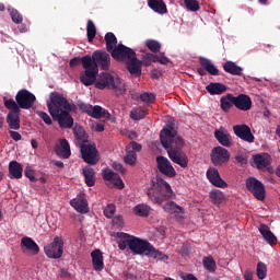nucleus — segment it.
Listing matches in <instances>:
<instances>
[{"label": "nucleus", "instance_id": "nucleus-1", "mask_svg": "<svg viewBox=\"0 0 280 280\" xmlns=\"http://www.w3.org/2000/svg\"><path fill=\"white\" fill-rule=\"evenodd\" d=\"M81 65L84 72L80 74V82L84 86H93L100 73V67L103 71L110 69V55L104 50H96L91 55L81 58Z\"/></svg>", "mask_w": 280, "mask_h": 280}, {"label": "nucleus", "instance_id": "nucleus-2", "mask_svg": "<svg viewBox=\"0 0 280 280\" xmlns=\"http://www.w3.org/2000/svg\"><path fill=\"white\" fill-rule=\"evenodd\" d=\"M47 108L52 119L58 121L60 128H73V117H71V104L58 92L50 93V101Z\"/></svg>", "mask_w": 280, "mask_h": 280}, {"label": "nucleus", "instance_id": "nucleus-3", "mask_svg": "<svg viewBox=\"0 0 280 280\" xmlns=\"http://www.w3.org/2000/svg\"><path fill=\"white\" fill-rule=\"evenodd\" d=\"M147 195L154 205H163L165 200L174 198V190H172V186L167 182L158 177L152 180L151 187L147 189Z\"/></svg>", "mask_w": 280, "mask_h": 280}, {"label": "nucleus", "instance_id": "nucleus-4", "mask_svg": "<svg viewBox=\"0 0 280 280\" xmlns=\"http://www.w3.org/2000/svg\"><path fill=\"white\" fill-rule=\"evenodd\" d=\"M94 83L95 89H100L101 91H104V89H108V91H114L116 97H120V95H126V93L128 92V84H126L121 78L115 77L108 72L101 73V75Z\"/></svg>", "mask_w": 280, "mask_h": 280}, {"label": "nucleus", "instance_id": "nucleus-5", "mask_svg": "<svg viewBox=\"0 0 280 280\" xmlns=\"http://www.w3.org/2000/svg\"><path fill=\"white\" fill-rule=\"evenodd\" d=\"M164 149H166L168 158L173 163H176L180 167H187L189 160L187 155L180 150L178 147V142L176 141H161Z\"/></svg>", "mask_w": 280, "mask_h": 280}, {"label": "nucleus", "instance_id": "nucleus-6", "mask_svg": "<svg viewBox=\"0 0 280 280\" xmlns=\"http://www.w3.org/2000/svg\"><path fill=\"white\" fill-rule=\"evenodd\" d=\"M78 148L81 150L82 159L89 165H97L100 162V152L95 144H91L86 141L77 142Z\"/></svg>", "mask_w": 280, "mask_h": 280}, {"label": "nucleus", "instance_id": "nucleus-7", "mask_svg": "<svg viewBox=\"0 0 280 280\" xmlns=\"http://www.w3.org/2000/svg\"><path fill=\"white\" fill-rule=\"evenodd\" d=\"M65 241L62 237L56 236L54 242L44 247V253L49 259H60L62 253H65Z\"/></svg>", "mask_w": 280, "mask_h": 280}, {"label": "nucleus", "instance_id": "nucleus-8", "mask_svg": "<svg viewBox=\"0 0 280 280\" xmlns=\"http://www.w3.org/2000/svg\"><path fill=\"white\" fill-rule=\"evenodd\" d=\"M15 102H18L20 108L23 110H30V108H34V104H36V95L28 90L23 89L16 93Z\"/></svg>", "mask_w": 280, "mask_h": 280}, {"label": "nucleus", "instance_id": "nucleus-9", "mask_svg": "<svg viewBox=\"0 0 280 280\" xmlns=\"http://www.w3.org/2000/svg\"><path fill=\"white\" fill-rule=\"evenodd\" d=\"M246 188L257 200H265L266 198V187L264 183L255 177H248L246 179Z\"/></svg>", "mask_w": 280, "mask_h": 280}, {"label": "nucleus", "instance_id": "nucleus-10", "mask_svg": "<svg viewBox=\"0 0 280 280\" xmlns=\"http://www.w3.org/2000/svg\"><path fill=\"white\" fill-rule=\"evenodd\" d=\"M80 108L83 113H85L90 117H93V119H102V117H104L105 119H110V113L100 105L93 106L91 104L82 103L80 105Z\"/></svg>", "mask_w": 280, "mask_h": 280}, {"label": "nucleus", "instance_id": "nucleus-11", "mask_svg": "<svg viewBox=\"0 0 280 280\" xmlns=\"http://www.w3.org/2000/svg\"><path fill=\"white\" fill-rule=\"evenodd\" d=\"M136 55L137 52H135L132 48H129L124 44H118L110 52L112 58H114V60H118V62H126Z\"/></svg>", "mask_w": 280, "mask_h": 280}, {"label": "nucleus", "instance_id": "nucleus-12", "mask_svg": "<svg viewBox=\"0 0 280 280\" xmlns=\"http://www.w3.org/2000/svg\"><path fill=\"white\" fill-rule=\"evenodd\" d=\"M211 162L218 167L220 165H224V163H229L231 159V153L222 147H215L212 149L210 154Z\"/></svg>", "mask_w": 280, "mask_h": 280}, {"label": "nucleus", "instance_id": "nucleus-13", "mask_svg": "<svg viewBox=\"0 0 280 280\" xmlns=\"http://www.w3.org/2000/svg\"><path fill=\"white\" fill-rule=\"evenodd\" d=\"M199 65L200 68L197 69V73L201 77L207 75L209 73L210 75H220V69L211 62L208 58L199 57Z\"/></svg>", "mask_w": 280, "mask_h": 280}, {"label": "nucleus", "instance_id": "nucleus-14", "mask_svg": "<svg viewBox=\"0 0 280 280\" xmlns=\"http://www.w3.org/2000/svg\"><path fill=\"white\" fill-rule=\"evenodd\" d=\"M103 178L106 180L108 187H117V189H124L125 187L119 174L113 172L110 168L103 170Z\"/></svg>", "mask_w": 280, "mask_h": 280}, {"label": "nucleus", "instance_id": "nucleus-15", "mask_svg": "<svg viewBox=\"0 0 280 280\" xmlns=\"http://www.w3.org/2000/svg\"><path fill=\"white\" fill-rule=\"evenodd\" d=\"M156 165L159 172L161 174H164V176H168L170 178H174L176 176V170H174V166H172V162L165 156H158L156 158Z\"/></svg>", "mask_w": 280, "mask_h": 280}, {"label": "nucleus", "instance_id": "nucleus-16", "mask_svg": "<svg viewBox=\"0 0 280 280\" xmlns=\"http://www.w3.org/2000/svg\"><path fill=\"white\" fill-rule=\"evenodd\" d=\"M151 247H152V244H150V242L135 236L129 250H131V253H133V255H147L148 256V253L150 252Z\"/></svg>", "mask_w": 280, "mask_h": 280}, {"label": "nucleus", "instance_id": "nucleus-17", "mask_svg": "<svg viewBox=\"0 0 280 280\" xmlns=\"http://www.w3.org/2000/svg\"><path fill=\"white\" fill-rule=\"evenodd\" d=\"M206 176L209 183H211V185H214V187H219L221 189L229 187V184H226V182L222 179V177L220 176V172L215 167L208 168Z\"/></svg>", "mask_w": 280, "mask_h": 280}, {"label": "nucleus", "instance_id": "nucleus-18", "mask_svg": "<svg viewBox=\"0 0 280 280\" xmlns=\"http://www.w3.org/2000/svg\"><path fill=\"white\" fill-rule=\"evenodd\" d=\"M141 144L138 142H129L126 148L127 154L125 156V163L127 165H135L137 163V152H141Z\"/></svg>", "mask_w": 280, "mask_h": 280}, {"label": "nucleus", "instance_id": "nucleus-19", "mask_svg": "<svg viewBox=\"0 0 280 280\" xmlns=\"http://www.w3.org/2000/svg\"><path fill=\"white\" fill-rule=\"evenodd\" d=\"M176 137H178V131L174 121H170L166 128L160 131V141H174Z\"/></svg>", "mask_w": 280, "mask_h": 280}, {"label": "nucleus", "instance_id": "nucleus-20", "mask_svg": "<svg viewBox=\"0 0 280 280\" xmlns=\"http://www.w3.org/2000/svg\"><path fill=\"white\" fill-rule=\"evenodd\" d=\"M234 106L238 110H250L253 108V100L246 94L234 96Z\"/></svg>", "mask_w": 280, "mask_h": 280}, {"label": "nucleus", "instance_id": "nucleus-21", "mask_svg": "<svg viewBox=\"0 0 280 280\" xmlns=\"http://www.w3.org/2000/svg\"><path fill=\"white\" fill-rule=\"evenodd\" d=\"M115 237H116V243L118 244V248L120 250H126L127 247L130 249L132 246V242L135 241V236L124 232H117L115 234Z\"/></svg>", "mask_w": 280, "mask_h": 280}, {"label": "nucleus", "instance_id": "nucleus-22", "mask_svg": "<svg viewBox=\"0 0 280 280\" xmlns=\"http://www.w3.org/2000/svg\"><path fill=\"white\" fill-rule=\"evenodd\" d=\"M21 248L23 253H31V255H38L40 248L38 244L31 237L24 236L21 240Z\"/></svg>", "mask_w": 280, "mask_h": 280}, {"label": "nucleus", "instance_id": "nucleus-23", "mask_svg": "<svg viewBox=\"0 0 280 280\" xmlns=\"http://www.w3.org/2000/svg\"><path fill=\"white\" fill-rule=\"evenodd\" d=\"M272 158L268 153H258L253 156V163L257 170H268V165H270Z\"/></svg>", "mask_w": 280, "mask_h": 280}, {"label": "nucleus", "instance_id": "nucleus-24", "mask_svg": "<svg viewBox=\"0 0 280 280\" xmlns=\"http://www.w3.org/2000/svg\"><path fill=\"white\" fill-rule=\"evenodd\" d=\"M126 65L127 71H129L131 75H135L136 78L141 75V65H143V62L137 58V55H133L129 60H127Z\"/></svg>", "mask_w": 280, "mask_h": 280}, {"label": "nucleus", "instance_id": "nucleus-25", "mask_svg": "<svg viewBox=\"0 0 280 280\" xmlns=\"http://www.w3.org/2000/svg\"><path fill=\"white\" fill-rule=\"evenodd\" d=\"M92 257V266L95 270V272H102L104 270V255L102 254V250L95 249L91 253Z\"/></svg>", "mask_w": 280, "mask_h": 280}, {"label": "nucleus", "instance_id": "nucleus-26", "mask_svg": "<svg viewBox=\"0 0 280 280\" xmlns=\"http://www.w3.org/2000/svg\"><path fill=\"white\" fill-rule=\"evenodd\" d=\"M163 209L166 213H171V215H174V218L180 219L183 215H185V211L183 210V207L177 206L174 201H168L163 206Z\"/></svg>", "mask_w": 280, "mask_h": 280}, {"label": "nucleus", "instance_id": "nucleus-27", "mask_svg": "<svg viewBox=\"0 0 280 280\" xmlns=\"http://www.w3.org/2000/svg\"><path fill=\"white\" fill-rule=\"evenodd\" d=\"M70 205L78 213H89V201L84 198H73Z\"/></svg>", "mask_w": 280, "mask_h": 280}, {"label": "nucleus", "instance_id": "nucleus-28", "mask_svg": "<svg viewBox=\"0 0 280 280\" xmlns=\"http://www.w3.org/2000/svg\"><path fill=\"white\" fill-rule=\"evenodd\" d=\"M55 152L57 156H60L61 159H69V156H71V147L69 145V142L60 141L56 144Z\"/></svg>", "mask_w": 280, "mask_h": 280}, {"label": "nucleus", "instance_id": "nucleus-29", "mask_svg": "<svg viewBox=\"0 0 280 280\" xmlns=\"http://www.w3.org/2000/svg\"><path fill=\"white\" fill-rule=\"evenodd\" d=\"M259 233L267 244H277V236L275 235V233H272V231H270V228H268V225L260 224Z\"/></svg>", "mask_w": 280, "mask_h": 280}, {"label": "nucleus", "instance_id": "nucleus-30", "mask_svg": "<svg viewBox=\"0 0 280 280\" xmlns=\"http://www.w3.org/2000/svg\"><path fill=\"white\" fill-rule=\"evenodd\" d=\"M21 112L9 113L7 115V124L11 130H19L21 128Z\"/></svg>", "mask_w": 280, "mask_h": 280}, {"label": "nucleus", "instance_id": "nucleus-31", "mask_svg": "<svg viewBox=\"0 0 280 280\" xmlns=\"http://www.w3.org/2000/svg\"><path fill=\"white\" fill-rule=\"evenodd\" d=\"M9 174L10 178H23V165L16 161H11L9 163Z\"/></svg>", "mask_w": 280, "mask_h": 280}, {"label": "nucleus", "instance_id": "nucleus-32", "mask_svg": "<svg viewBox=\"0 0 280 280\" xmlns=\"http://www.w3.org/2000/svg\"><path fill=\"white\" fill-rule=\"evenodd\" d=\"M148 5L158 14H167V5L163 0H148Z\"/></svg>", "mask_w": 280, "mask_h": 280}, {"label": "nucleus", "instance_id": "nucleus-33", "mask_svg": "<svg viewBox=\"0 0 280 280\" xmlns=\"http://www.w3.org/2000/svg\"><path fill=\"white\" fill-rule=\"evenodd\" d=\"M206 91H208L210 95H222L226 93V86L223 83L211 82L206 86Z\"/></svg>", "mask_w": 280, "mask_h": 280}, {"label": "nucleus", "instance_id": "nucleus-34", "mask_svg": "<svg viewBox=\"0 0 280 280\" xmlns=\"http://www.w3.org/2000/svg\"><path fill=\"white\" fill-rule=\"evenodd\" d=\"M221 109L224 113H229L233 106H235V96L233 94H226L220 100Z\"/></svg>", "mask_w": 280, "mask_h": 280}, {"label": "nucleus", "instance_id": "nucleus-35", "mask_svg": "<svg viewBox=\"0 0 280 280\" xmlns=\"http://www.w3.org/2000/svg\"><path fill=\"white\" fill-rule=\"evenodd\" d=\"M223 70L225 73H230V75H242V71H244L242 67L237 66L233 61H226L223 65Z\"/></svg>", "mask_w": 280, "mask_h": 280}, {"label": "nucleus", "instance_id": "nucleus-36", "mask_svg": "<svg viewBox=\"0 0 280 280\" xmlns=\"http://www.w3.org/2000/svg\"><path fill=\"white\" fill-rule=\"evenodd\" d=\"M147 257H151L152 259H156V261H167L170 259L168 255H165L163 252L154 248V246L151 245L149 253H147Z\"/></svg>", "mask_w": 280, "mask_h": 280}, {"label": "nucleus", "instance_id": "nucleus-37", "mask_svg": "<svg viewBox=\"0 0 280 280\" xmlns=\"http://www.w3.org/2000/svg\"><path fill=\"white\" fill-rule=\"evenodd\" d=\"M83 176L88 187H93L95 185V170H93V167L85 166L83 168Z\"/></svg>", "mask_w": 280, "mask_h": 280}, {"label": "nucleus", "instance_id": "nucleus-38", "mask_svg": "<svg viewBox=\"0 0 280 280\" xmlns=\"http://www.w3.org/2000/svg\"><path fill=\"white\" fill-rule=\"evenodd\" d=\"M106 49L108 54L115 51V47H117V37L113 32H108L105 35Z\"/></svg>", "mask_w": 280, "mask_h": 280}, {"label": "nucleus", "instance_id": "nucleus-39", "mask_svg": "<svg viewBox=\"0 0 280 280\" xmlns=\"http://www.w3.org/2000/svg\"><path fill=\"white\" fill-rule=\"evenodd\" d=\"M150 211H152V208L144 203H139L133 208V213L140 218H148V215H150Z\"/></svg>", "mask_w": 280, "mask_h": 280}, {"label": "nucleus", "instance_id": "nucleus-40", "mask_svg": "<svg viewBox=\"0 0 280 280\" xmlns=\"http://www.w3.org/2000/svg\"><path fill=\"white\" fill-rule=\"evenodd\" d=\"M224 192L220 189H213L210 191V200L213 205H222L224 202Z\"/></svg>", "mask_w": 280, "mask_h": 280}, {"label": "nucleus", "instance_id": "nucleus-41", "mask_svg": "<svg viewBox=\"0 0 280 280\" xmlns=\"http://www.w3.org/2000/svg\"><path fill=\"white\" fill-rule=\"evenodd\" d=\"M214 137L217 141H230L231 140V133H229V130L224 127H220L214 131Z\"/></svg>", "mask_w": 280, "mask_h": 280}, {"label": "nucleus", "instance_id": "nucleus-42", "mask_svg": "<svg viewBox=\"0 0 280 280\" xmlns=\"http://www.w3.org/2000/svg\"><path fill=\"white\" fill-rule=\"evenodd\" d=\"M86 34H88L89 43H93V40L95 39V36L97 35V28L95 27V23H93L92 20L88 21Z\"/></svg>", "mask_w": 280, "mask_h": 280}, {"label": "nucleus", "instance_id": "nucleus-43", "mask_svg": "<svg viewBox=\"0 0 280 280\" xmlns=\"http://www.w3.org/2000/svg\"><path fill=\"white\" fill-rule=\"evenodd\" d=\"M148 115V112L141 107L133 108L130 112V118L133 119L135 121H140V119H145Z\"/></svg>", "mask_w": 280, "mask_h": 280}, {"label": "nucleus", "instance_id": "nucleus-44", "mask_svg": "<svg viewBox=\"0 0 280 280\" xmlns=\"http://www.w3.org/2000/svg\"><path fill=\"white\" fill-rule=\"evenodd\" d=\"M74 137L77 138V141H89L86 137V131L84 128L80 125H75L73 128Z\"/></svg>", "mask_w": 280, "mask_h": 280}, {"label": "nucleus", "instance_id": "nucleus-45", "mask_svg": "<svg viewBox=\"0 0 280 280\" xmlns=\"http://www.w3.org/2000/svg\"><path fill=\"white\" fill-rule=\"evenodd\" d=\"M4 106L10 110L9 113H21V106L13 98H9L4 101Z\"/></svg>", "mask_w": 280, "mask_h": 280}, {"label": "nucleus", "instance_id": "nucleus-46", "mask_svg": "<svg viewBox=\"0 0 280 280\" xmlns=\"http://www.w3.org/2000/svg\"><path fill=\"white\" fill-rule=\"evenodd\" d=\"M156 60H159V55H154L152 52H145L142 56V65L144 67H150L152 62H156Z\"/></svg>", "mask_w": 280, "mask_h": 280}, {"label": "nucleus", "instance_id": "nucleus-47", "mask_svg": "<svg viewBox=\"0 0 280 280\" xmlns=\"http://www.w3.org/2000/svg\"><path fill=\"white\" fill-rule=\"evenodd\" d=\"M145 47H148L152 54H159L161 51V43L155 39H147Z\"/></svg>", "mask_w": 280, "mask_h": 280}, {"label": "nucleus", "instance_id": "nucleus-48", "mask_svg": "<svg viewBox=\"0 0 280 280\" xmlns=\"http://www.w3.org/2000/svg\"><path fill=\"white\" fill-rule=\"evenodd\" d=\"M258 279L264 280L268 276V267L264 262H258L256 268Z\"/></svg>", "mask_w": 280, "mask_h": 280}, {"label": "nucleus", "instance_id": "nucleus-49", "mask_svg": "<svg viewBox=\"0 0 280 280\" xmlns=\"http://www.w3.org/2000/svg\"><path fill=\"white\" fill-rule=\"evenodd\" d=\"M203 268H206V270H208V272H215V260L213 259V257H205L203 258Z\"/></svg>", "mask_w": 280, "mask_h": 280}, {"label": "nucleus", "instance_id": "nucleus-50", "mask_svg": "<svg viewBox=\"0 0 280 280\" xmlns=\"http://www.w3.org/2000/svg\"><path fill=\"white\" fill-rule=\"evenodd\" d=\"M184 3L189 12H198L200 3L197 0H184Z\"/></svg>", "mask_w": 280, "mask_h": 280}, {"label": "nucleus", "instance_id": "nucleus-51", "mask_svg": "<svg viewBox=\"0 0 280 280\" xmlns=\"http://www.w3.org/2000/svg\"><path fill=\"white\" fill-rule=\"evenodd\" d=\"M141 102H144V104H154L156 102V95L150 92H144L140 95Z\"/></svg>", "mask_w": 280, "mask_h": 280}, {"label": "nucleus", "instance_id": "nucleus-52", "mask_svg": "<svg viewBox=\"0 0 280 280\" xmlns=\"http://www.w3.org/2000/svg\"><path fill=\"white\" fill-rule=\"evenodd\" d=\"M9 14H10L13 23H16V24L23 23V15H21V13H19V10L9 9Z\"/></svg>", "mask_w": 280, "mask_h": 280}, {"label": "nucleus", "instance_id": "nucleus-53", "mask_svg": "<svg viewBox=\"0 0 280 280\" xmlns=\"http://www.w3.org/2000/svg\"><path fill=\"white\" fill-rule=\"evenodd\" d=\"M245 129H246V125H235L233 127L234 135H236L238 139H242V141H244Z\"/></svg>", "mask_w": 280, "mask_h": 280}, {"label": "nucleus", "instance_id": "nucleus-54", "mask_svg": "<svg viewBox=\"0 0 280 280\" xmlns=\"http://www.w3.org/2000/svg\"><path fill=\"white\" fill-rule=\"evenodd\" d=\"M24 174L26 178L31 180V183H36V176H34V168H32V166H26Z\"/></svg>", "mask_w": 280, "mask_h": 280}, {"label": "nucleus", "instance_id": "nucleus-55", "mask_svg": "<svg viewBox=\"0 0 280 280\" xmlns=\"http://www.w3.org/2000/svg\"><path fill=\"white\" fill-rule=\"evenodd\" d=\"M37 115H38L39 119L44 120V122L47 126H51L52 120H51V117L49 116V114H47L45 112H37Z\"/></svg>", "mask_w": 280, "mask_h": 280}, {"label": "nucleus", "instance_id": "nucleus-56", "mask_svg": "<svg viewBox=\"0 0 280 280\" xmlns=\"http://www.w3.org/2000/svg\"><path fill=\"white\" fill-rule=\"evenodd\" d=\"M115 205L109 203L106 206V208L104 209V215L106 218H113V215H115Z\"/></svg>", "mask_w": 280, "mask_h": 280}, {"label": "nucleus", "instance_id": "nucleus-57", "mask_svg": "<svg viewBox=\"0 0 280 280\" xmlns=\"http://www.w3.org/2000/svg\"><path fill=\"white\" fill-rule=\"evenodd\" d=\"M243 141H255V136H253V131H250V127L245 125V133Z\"/></svg>", "mask_w": 280, "mask_h": 280}, {"label": "nucleus", "instance_id": "nucleus-58", "mask_svg": "<svg viewBox=\"0 0 280 280\" xmlns=\"http://www.w3.org/2000/svg\"><path fill=\"white\" fill-rule=\"evenodd\" d=\"M235 161L240 163L241 165H245V163H248V159L246 158V154L238 153L235 156Z\"/></svg>", "mask_w": 280, "mask_h": 280}, {"label": "nucleus", "instance_id": "nucleus-59", "mask_svg": "<svg viewBox=\"0 0 280 280\" xmlns=\"http://www.w3.org/2000/svg\"><path fill=\"white\" fill-rule=\"evenodd\" d=\"M113 222H114L115 226L121 228V226H124V217L117 215L113 219Z\"/></svg>", "mask_w": 280, "mask_h": 280}, {"label": "nucleus", "instance_id": "nucleus-60", "mask_svg": "<svg viewBox=\"0 0 280 280\" xmlns=\"http://www.w3.org/2000/svg\"><path fill=\"white\" fill-rule=\"evenodd\" d=\"M156 62H160V65H168L170 58L165 57L164 54H160V55L158 56Z\"/></svg>", "mask_w": 280, "mask_h": 280}, {"label": "nucleus", "instance_id": "nucleus-61", "mask_svg": "<svg viewBox=\"0 0 280 280\" xmlns=\"http://www.w3.org/2000/svg\"><path fill=\"white\" fill-rule=\"evenodd\" d=\"M112 167H114V170H116V172H120V174L126 173V168H124V165H121L120 163L114 162L112 164Z\"/></svg>", "mask_w": 280, "mask_h": 280}, {"label": "nucleus", "instance_id": "nucleus-62", "mask_svg": "<svg viewBox=\"0 0 280 280\" xmlns=\"http://www.w3.org/2000/svg\"><path fill=\"white\" fill-rule=\"evenodd\" d=\"M92 129L94 130V132H104V124L103 122H95L92 126Z\"/></svg>", "mask_w": 280, "mask_h": 280}, {"label": "nucleus", "instance_id": "nucleus-63", "mask_svg": "<svg viewBox=\"0 0 280 280\" xmlns=\"http://www.w3.org/2000/svg\"><path fill=\"white\" fill-rule=\"evenodd\" d=\"M10 137L14 141H21V133L16 132V131H10Z\"/></svg>", "mask_w": 280, "mask_h": 280}, {"label": "nucleus", "instance_id": "nucleus-64", "mask_svg": "<svg viewBox=\"0 0 280 280\" xmlns=\"http://www.w3.org/2000/svg\"><path fill=\"white\" fill-rule=\"evenodd\" d=\"M179 253L180 255H183V257L189 255V246L187 245L182 246V248L179 249Z\"/></svg>", "mask_w": 280, "mask_h": 280}]
</instances>
